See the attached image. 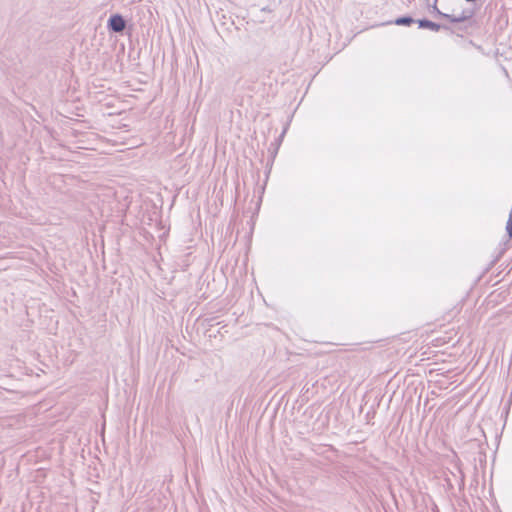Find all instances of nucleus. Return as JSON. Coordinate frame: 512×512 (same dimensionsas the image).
<instances>
[{
	"label": "nucleus",
	"mask_w": 512,
	"mask_h": 512,
	"mask_svg": "<svg viewBox=\"0 0 512 512\" xmlns=\"http://www.w3.org/2000/svg\"><path fill=\"white\" fill-rule=\"evenodd\" d=\"M431 8L432 13H434L436 16L440 18L447 19L451 23H462L471 19L475 15V10L469 8L463 9L459 15L444 13L441 10H439L437 3H435V0L433 1Z\"/></svg>",
	"instance_id": "f257e3e1"
},
{
	"label": "nucleus",
	"mask_w": 512,
	"mask_h": 512,
	"mask_svg": "<svg viewBox=\"0 0 512 512\" xmlns=\"http://www.w3.org/2000/svg\"><path fill=\"white\" fill-rule=\"evenodd\" d=\"M106 27L110 33L122 34L127 27V21L119 13L111 14L107 20Z\"/></svg>",
	"instance_id": "f03ea898"
},
{
	"label": "nucleus",
	"mask_w": 512,
	"mask_h": 512,
	"mask_svg": "<svg viewBox=\"0 0 512 512\" xmlns=\"http://www.w3.org/2000/svg\"><path fill=\"white\" fill-rule=\"evenodd\" d=\"M417 24H418V27L421 29H429L434 32H438L441 29L449 30V27L447 25H442V24L433 22L426 18L418 19Z\"/></svg>",
	"instance_id": "7ed1b4c3"
},
{
	"label": "nucleus",
	"mask_w": 512,
	"mask_h": 512,
	"mask_svg": "<svg viewBox=\"0 0 512 512\" xmlns=\"http://www.w3.org/2000/svg\"><path fill=\"white\" fill-rule=\"evenodd\" d=\"M414 23H417V20H415L410 15L400 16V17H397L393 21L387 22V24H394V25H397V26H408V27L411 26Z\"/></svg>",
	"instance_id": "20e7f679"
},
{
	"label": "nucleus",
	"mask_w": 512,
	"mask_h": 512,
	"mask_svg": "<svg viewBox=\"0 0 512 512\" xmlns=\"http://www.w3.org/2000/svg\"><path fill=\"white\" fill-rule=\"evenodd\" d=\"M286 131H287V127H285L283 129L282 133L279 135L278 138H276L274 140V142L271 143V145H270V147L268 149L269 152L271 153L273 159L276 156V154L278 153L279 147H280V145L282 143V140L284 138V135H285Z\"/></svg>",
	"instance_id": "39448f33"
},
{
	"label": "nucleus",
	"mask_w": 512,
	"mask_h": 512,
	"mask_svg": "<svg viewBox=\"0 0 512 512\" xmlns=\"http://www.w3.org/2000/svg\"><path fill=\"white\" fill-rule=\"evenodd\" d=\"M455 468L457 469V471L459 473L458 485H459L460 488H462V487H464V484H465L464 473L462 472V470L459 467V465L456 464Z\"/></svg>",
	"instance_id": "423d86ee"
},
{
	"label": "nucleus",
	"mask_w": 512,
	"mask_h": 512,
	"mask_svg": "<svg viewBox=\"0 0 512 512\" xmlns=\"http://www.w3.org/2000/svg\"><path fill=\"white\" fill-rule=\"evenodd\" d=\"M437 2H438V0H435V3H437Z\"/></svg>",
	"instance_id": "0eeeda50"
}]
</instances>
